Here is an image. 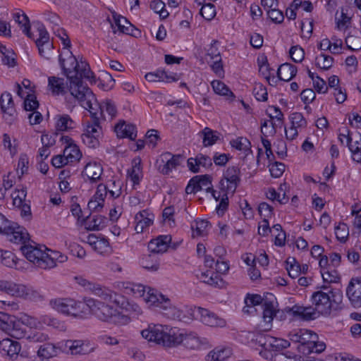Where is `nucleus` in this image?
<instances>
[{"mask_svg": "<svg viewBox=\"0 0 361 361\" xmlns=\"http://www.w3.org/2000/svg\"><path fill=\"white\" fill-rule=\"evenodd\" d=\"M59 63L69 82L71 94L81 102L85 106L90 107L94 94L87 85L78 77L80 63L70 50H65L59 56Z\"/></svg>", "mask_w": 361, "mask_h": 361, "instance_id": "obj_1", "label": "nucleus"}, {"mask_svg": "<svg viewBox=\"0 0 361 361\" xmlns=\"http://www.w3.org/2000/svg\"><path fill=\"white\" fill-rule=\"evenodd\" d=\"M93 102H96V97L91 102L88 106H85L81 102H78L83 108L88 110L91 116V121H87L85 124V130L82 134L81 137L84 144L89 147L94 148L99 145V137L102 133V128L100 126V117L98 116V112L94 111L93 107Z\"/></svg>", "mask_w": 361, "mask_h": 361, "instance_id": "obj_2", "label": "nucleus"}, {"mask_svg": "<svg viewBox=\"0 0 361 361\" xmlns=\"http://www.w3.org/2000/svg\"><path fill=\"white\" fill-rule=\"evenodd\" d=\"M343 293L341 290H322L314 292L312 295V302L320 314H329L331 310V303H340L342 301Z\"/></svg>", "mask_w": 361, "mask_h": 361, "instance_id": "obj_3", "label": "nucleus"}, {"mask_svg": "<svg viewBox=\"0 0 361 361\" xmlns=\"http://www.w3.org/2000/svg\"><path fill=\"white\" fill-rule=\"evenodd\" d=\"M49 305L61 314L78 317L82 316L84 304L71 298H55L49 301Z\"/></svg>", "mask_w": 361, "mask_h": 361, "instance_id": "obj_4", "label": "nucleus"}, {"mask_svg": "<svg viewBox=\"0 0 361 361\" xmlns=\"http://www.w3.org/2000/svg\"><path fill=\"white\" fill-rule=\"evenodd\" d=\"M85 305L90 311L102 321H111L118 314L117 308L102 300L88 298L86 300Z\"/></svg>", "mask_w": 361, "mask_h": 361, "instance_id": "obj_5", "label": "nucleus"}, {"mask_svg": "<svg viewBox=\"0 0 361 361\" xmlns=\"http://www.w3.org/2000/svg\"><path fill=\"white\" fill-rule=\"evenodd\" d=\"M159 326V344L166 349L175 348L181 345L183 331L169 325Z\"/></svg>", "mask_w": 361, "mask_h": 361, "instance_id": "obj_6", "label": "nucleus"}, {"mask_svg": "<svg viewBox=\"0 0 361 361\" xmlns=\"http://www.w3.org/2000/svg\"><path fill=\"white\" fill-rule=\"evenodd\" d=\"M182 321V311L168 295L159 293V320Z\"/></svg>", "mask_w": 361, "mask_h": 361, "instance_id": "obj_7", "label": "nucleus"}, {"mask_svg": "<svg viewBox=\"0 0 361 361\" xmlns=\"http://www.w3.org/2000/svg\"><path fill=\"white\" fill-rule=\"evenodd\" d=\"M240 173L238 166L228 167L219 183L220 189L224 192L233 194L240 181Z\"/></svg>", "mask_w": 361, "mask_h": 361, "instance_id": "obj_8", "label": "nucleus"}, {"mask_svg": "<svg viewBox=\"0 0 361 361\" xmlns=\"http://www.w3.org/2000/svg\"><path fill=\"white\" fill-rule=\"evenodd\" d=\"M48 87L54 96L63 95L65 99L71 104L78 102V99L71 94L69 85L65 82L64 79L62 78L56 76L49 77Z\"/></svg>", "mask_w": 361, "mask_h": 361, "instance_id": "obj_9", "label": "nucleus"}, {"mask_svg": "<svg viewBox=\"0 0 361 361\" xmlns=\"http://www.w3.org/2000/svg\"><path fill=\"white\" fill-rule=\"evenodd\" d=\"M288 338L295 343H298L297 347L299 352L302 353V348L306 349L313 339H318V336L314 332L305 329H298L291 331L288 334Z\"/></svg>", "mask_w": 361, "mask_h": 361, "instance_id": "obj_10", "label": "nucleus"}, {"mask_svg": "<svg viewBox=\"0 0 361 361\" xmlns=\"http://www.w3.org/2000/svg\"><path fill=\"white\" fill-rule=\"evenodd\" d=\"M20 250L27 260L32 262L37 267L44 269L45 250L41 247L32 245H24L21 246Z\"/></svg>", "mask_w": 361, "mask_h": 361, "instance_id": "obj_11", "label": "nucleus"}, {"mask_svg": "<svg viewBox=\"0 0 361 361\" xmlns=\"http://www.w3.org/2000/svg\"><path fill=\"white\" fill-rule=\"evenodd\" d=\"M39 37L35 41L41 56L49 60L54 54L53 44L49 41V35L44 28L39 29Z\"/></svg>", "mask_w": 361, "mask_h": 361, "instance_id": "obj_12", "label": "nucleus"}, {"mask_svg": "<svg viewBox=\"0 0 361 361\" xmlns=\"http://www.w3.org/2000/svg\"><path fill=\"white\" fill-rule=\"evenodd\" d=\"M346 296L353 307H361V278L350 279L346 288Z\"/></svg>", "mask_w": 361, "mask_h": 361, "instance_id": "obj_13", "label": "nucleus"}, {"mask_svg": "<svg viewBox=\"0 0 361 361\" xmlns=\"http://www.w3.org/2000/svg\"><path fill=\"white\" fill-rule=\"evenodd\" d=\"M195 311L200 316V321L207 326L222 327L226 325L224 319L219 317L216 314L207 309L197 307L195 308Z\"/></svg>", "mask_w": 361, "mask_h": 361, "instance_id": "obj_14", "label": "nucleus"}, {"mask_svg": "<svg viewBox=\"0 0 361 361\" xmlns=\"http://www.w3.org/2000/svg\"><path fill=\"white\" fill-rule=\"evenodd\" d=\"M131 291L136 297L143 298L149 305L155 304L158 300L157 290L149 287L146 288L142 284H133Z\"/></svg>", "mask_w": 361, "mask_h": 361, "instance_id": "obj_15", "label": "nucleus"}, {"mask_svg": "<svg viewBox=\"0 0 361 361\" xmlns=\"http://www.w3.org/2000/svg\"><path fill=\"white\" fill-rule=\"evenodd\" d=\"M102 173L103 167L102 164L95 161L86 164L82 172L83 177H87V180L92 183L102 180Z\"/></svg>", "mask_w": 361, "mask_h": 361, "instance_id": "obj_16", "label": "nucleus"}, {"mask_svg": "<svg viewBox=\"0 0 361 361\" xmlns=\"http://www.w3.org/2000/svg\"><path fill=\"white\" fill-rule=\"evenodd\" d=\"M1 233L7 235L9 240L14 243H25L27 239V233L25 228L20 226H14L11 223L6 226V228Z\"/></svg>", "mask_w": 361, "mask_h": 361, "instance_id": "obj_17", "label": "nucleus"}, {"mask_svg": "<svg viewBox=\"0 0 361 361\" xmlns=\"http://www.w3.org/2000/svg\"><path fill=\"white\" fill-rule=\"evenodd\" d=\"M21 350L20 343L10 338H4L0 341V350L3 355H6L11 360L18 357Z\"/></svg>", "mask_w": 361, "mask_h": 361, "instance_id": "obj_18", "label": "nucleus"}, {"mask_svg": "<svg viewBox=\"0 0 361 361\" xmlns=\"http://www.w3.org/2000/svg\"><path fill=\"white\" fill-rule=\"evenodd\" d=\"M87 243L100 255L108 254L111 252V247L107 238L99 237L94 234L87 236Z\"/></svg>", "mask_w": 361, "mask_h": 361, "instance_id": "obj_19", "label": "nucleus"}, {"mask_svg": "<svg viewBox=\"0 0 361 361\" xmlns=\"http://www.w3.org/2000/svg\"><path fill=\"white\" fill-rule=\"evenodd\" d=\"M154 221V215L143 210L138 212L135 216V230L137 233H142L144 230L151 226Z\"/></svg>", "mask_w": 361, "mask_h": 361, "instance_id": "obj_20", "label": "nucleus"}, {"mask_svg": "<svg viewBox=\"0 0 361 361\" xmlns=\"http://www.w3.org/2000/svg\"><path fill=\"white\" fill-rule=\"evenodd\" d=\"M23 284L17 283L11 280H0V291L8 295L19 298L20 294H23Z\"/></svg>", "mask_w": 361, "mask_h": 361, "instance_id": "obj_21", "label": "nucleus"}, {"mask_svg": "<svg viewBox=\"0 0 361 361\" xmlns=\"http://www.w3.org/2000/svg\"><path fill=\"white\" fill-rule=\"evenodd\" d=\"M161 161L164 163L161 169V173L164 175L169 174L173 169H176L180 164L182 157L180 154L171 155L170 153L166 152L161 155Z\"/></svg>", "mask_w": 361, "mask_h": 361, "instance_id": "obj_22", "label": "nucleus"}, {"mask_svg": "<svg viewBox=\"0 0 361 361\" xmlns=\"http://www.w3.org/2000/svg\"><path fill=\"white\" fill-rule=\"evenodd\" d=\"M93 107H94V111L98 112V116L100 118L105 119L104 116V111H105L110 116V118H114L117 114V110L115 104L111 100H106L99 104L97 101L93 102Z\"/></svg>", "mask_w": 361, "mask_h": 361, "instance_id": "obj_23", "label": "nucleus"}, {"mask_svg": "<svg viewBox=\"0 0 361 361\" xmlns=\"http://www.w3.org/2000/svg\"><path fill=\"white\" fill-rule=\"evenodd\" d=\"M202 342L200 338L195 332L183 333L181 345L186 349L196 350L200 348Z\"/></svg>", "mask_w": 361, "mask_h": 361, "instance_id": "obj_24", "label": "nucleus"}, {"mask_svg": "<svg viewBox=\"0 0 361 361\" xmlns=\"http://www.w3.org/2000/svg\"><path fill=\"white\" fill-rule=\"evenodd\" d=\"M115 132L118 137H128L134 140L137 137L136 127L133 124H126L125 121H120L115 126Z\"/></svg>", "mask_w": 361, "mask_h": 361, "instance_id": "obj_25", "label": "nucleus"}, {"mask_svg": "<svg viewBox=\"0 0 361 361\" xmlns=\"http://www.w3.org/2000/svg\"><path fill=\"white\" fill-rule=\"evenodd\" d=\"M65 346L71 355H85L91 351L88 345L81 340H68Z\"/></svg>", "mask_w": 361, "mask_h": 361, "instance_id": "obj_26", "label": "nucleus"}, {"mask_svg": "<svg viewBox=\"0 0 361 361\" xmlns=\"http://www.w3.org/2000/svg\"><path fill=\"white\" fill-rule=\"evenodd\" d=\"M294 315L300 316L305 320H312L317 318L320 313L317 312L315 307L298 306L295 305L292 308Z\"/></svg>", "mask_w": 361, "mask_h": 361, "instance_id": "obj_27", "label": "nucleus"}, {"mask_svg": "<svg viewBox=\"0 0 361 361\" xmlns=\"http://www.w3.org/2000/svg\"><path fill=\"white\" fill-rule=\"evenodd\" d=\"M121 187L120 185H118L115 190H110L108 185L101 183L97 186V191L93 198L104 203L108 192L113 198H117L121 194Z\"/></svg>", "mask_w": 361, "mask_h": 361, "instance_id": "obj_28", "label": "nucleus"}, {"mask_svg": "<svg viewBox=\"0 0 361 361\" xmlns=\"http://www.w3.org/2000/svg\"><path fill=\"white\" fill-rule=\"evenodd\" d=\"M107 219L101 215H94L92 217H87L85 220V226L87 230L99 231L106 226Z\"/></svg>", "mask_w": 361, "mask_h": 361, "instance_id": "obj_29", "label": "nucleus"}, {"mask_svg": "<svg viewBox=\"0 0 361 361\" xmlns=\"http://www.w3.org/2000/svg\"><path fill=\"white\" fill-rule=\"evenodd\" d=\"M297 68L290 63H283L281 65L277 71V76L279 79L283 81H289L295 76Z\"/></svg>", "mask_w": 361, "mask_h": 361, "instance_id": "obj_30", "label": "nucleus"}, {"mask_svg": "<svg viewBox=\"0 0 361 361\" xmlns=\"http://www.w3.org/2000/svg\"><path fill=\"white\" fill-rule=\"evenodd\" d=\"M180 243L172 242L171 235H159V254L166 253L170 250H176Z\"/></svg>", "mask_w": 361, "mask_h": 361, "instance_id": "obj_31", "label": "nucleus"}, {"mask_svg": "<svg viewBox=\"0 0 361 361\" xmlns=\"http://www.w3.org/2000/svg\"><path fill=\"white\" fill-rule=\"evenodd\" d=\"M118 30L124 34L133 37H137L140 35V31L135 28L126 18L122 17L116 20Z\"/></svg>", "mask_w": 361, "mask_h": 361, "instance_id": "obj_32", "label": "nucleus"}, {"mask_svg": "<svg viewBox=\"0 0 361 361\" xmlns=\"http://www.w3.org/2000/svg\"><path fill=\"white\" fill-rule=\"evenodd\" d=\"M118 30L124 34L133 37H137L140 35V31L135 28L126 18L122 17L116 20Z\"/></svg>", "mask_w": 361, "mask_h": 361, "instance_id": "obj_33", "label": "nucleus"}, {"mask_svg": "<svg viewBox=\"0 0 361 361\" xmlns=\"http://www.w3.org/2000/svg\"><path fill=\"white\" fill-rule=\"evenodd\" d=\"M118 30L124 34L133 37H137L140 35V31L135 28L126 18L122 17L116 20Z\"/></svg>", "mask_w": 361, "mask_h": 361, "instance_id": "obj_34", "label": "nucleus"}, {"mask_svg": "<svg viewBox=\"0 0 361 361\" xmlns=\"http://www.w3.org/2000/svg\"><path fill=\"white\" fill-rule=\"evenodd\" d=\"M118 30L124 34L133 37H137L140 35V31L135 28L126 18L122 17L116 20Z\"/></svg>", "mask_w": 361, "mask_h": 361, "instance_id": "obj_35", "label": "nucleus"}, {"mask_svg": "<svg viewBox=\"0 0 361 361\" xmlns=\"http://www.w3.org/2000/svg\"><path fill=\"white\" fill-rule=\"evenodd\" d=\"M1 109L2 112L9 117L13 116L15 109L11 94L9 92H4L1 96Z\"/></svg>", "mask_w": 361, "mask_h": 361, "instance_id": "obj_36", "label": "nucleus"}, {"mask_svg": "<svg viewBox=\"0 0 361 361\" xmlns=\"http://www.w3.org/2000/svg\"><path fill=\"white\" fill-rule=\"evenodd\" d=\"M92 292L100 298L99 300L105 302L106 303L116 301V293L109 289L102 288L99 284L95 286Z\"/></svg>", "mask_w": 361, "mask_h": 361, "instance_id": "obj_37", "label": "nucleus"}, {"mask_svg": "<svg viewBox=\"0 0 361 361\" xmlns=\"http://www.w3.org/2000/svg\"><path fill=\"white\" fill-rule=\"evenodd\" d=\"M202 137V143L204 147H209L214 145L220 137V133L216 130H213L209 128H204L200 132Z\"/></svg>", "mask_w": 361, "mask_h": 361, "instance_id": "obj_38", "label": "nucleus"}, {"mask_svg": "<svg viewBox=\"0 0 361 361\" xmlns=\"http://www.w3.org/2000/svg\"><path fill=\"white\" fill-rule=\"evenodd\" d=\"M200 279L202 282L215 287L220 286L222 283V279L219 274L212 271L201 273Z\"/></svg>", "mask_w": 361, "mask_h": 361, "instance_id": "obj_39", "label": "nucleus"}, {"mask_svg": "<svg viewBox=\"0 0 361 361\" xmlns=\"http://www.w3.org/2000/svg\"><path fill=\"white\" fill-rule=\"evenodd\" d=\"M74 121L68 114L59 115L56 116V128L57 130L66 131L73 128Z\"/></svg>", "mask_w": 361, "mask_h": 361, "instance_id": "obj_40", "label": "nucleus"}, {"mask_svg": "<svg viewBox=\"0 0 361 361\" xmlns=\"http://www.w3.org/2000/svg\"><path fill=\"white\" fill-rule=\"evenodd\" d=\"M63 154L68 159L69 162L79 161L82 157V154L78 147L74 143L65 147Z\"/></svg>", "mask_w": 361, "mask_h": 361, "instance_id": "obj_41", "label": "nucleus"}, {"mask_svg": "<svg viewBox=\"0 0 361 361\" xmlns=\"http://www.w3.org/2000/svg\"><path fill=\"white\" fill-rule=\"evenodd\" d=\"M141 335L143 338L149 343H158V329L154 324H150L147 329L141 331Z\"/></svg>", "mask_w": 361, "mask_h": 361, "instance_id": "obj_42", "label": "nucleus"}, {"mask_svg": "<svg viewBox=\"0 0 361 361\" xmlns=\"http://www.w3.org/2000/svg\"><path fill=\"white\" fill-rule=\"evenodd\" d=\"M58 351V348L54 344L47 343L39 347L37 351V355L40 357L48 359L56 356Z\"/></svg>", "mask_w": 361, "mask_h": 361, "instance_id": "obj_43", "label": "nucleus"}, {"mask_svg": "<svg viewBox=\"0 0 361 361\" xmlns=\"http://www.w3.org/2000/svg\"><path fill=\"white\" fill-rule=\"evenodd\" d=\"M175 209L173 206L166 207L162 212V225L167 226L170 228L176 226V221L174 219Z\"/></svg>", "mask_w": 361, "mask_h": 361, "instance_id": "obj_44", "label": "nucleus"}, {"mask_svg": "<svg viewBox=\"0 0 361 361\" xmlns=\"http://www.w3.org/2000/svg\"><path fill=\"white\" fill-rule=\"evenodd\" d=\"M8 335L17 339H20L25 337L26 331L22 322L20 320H18L16 318V321H13L11 325V331H9Z\"/></svg>", "mask_w": 361, "mask_h": 361, "instance_id": "obj_45", "label": "nucleus"}, {"mask_svg": "<svg viewBox=\"0 0 361 361\" xmlns=\"http://www.w3.org/2000/svg\"><path fill=\"white\" fill-rule=\"evenodd\" d=\"M13 18L15 21L21 27H23V32L27 35L30 38H32V33L30 32V20L25 13L20 14L16 13L14 14Z\"/></svg>", "mask_w": 361, "mask_h": 361, "instance_id": "obj_46", "label": "nucleus"}, {"mask_svg": "<svg viewBox=\"0 0 361 361\" xmlns=\"http://www.w3.org/2000/svg\"><path fill=\"white\" fill-rule=\"evenodd\" d=\"M0 53L2 54V62L10 67L16 65L15 53L12 49H7L4 45H0Z\"/></svg>", "mask_w": 361, "mask_h": 361, "instance_id": "obj_47", "label": "nucleus"}, {"mask_svg": "<svg viewBox=\"0 0 361 361\" xmlns=\"http://www.w3.org/2000/svg\"><path fill=\"white\" fill-rule=\"evenodd\" d=\"M38 322L43 324H46L49 326H51L60 331H64L66 329L63 322L48 315L41 316L39 317Z\"/></svg>", "mask_w": 361, "mask_h": 361, "instance_id": "obj_48", "label": "nucleus"}, {"mask_svg": "<svg viewBox=\"0 0 361 361\" xmlns=\"http://www.w3.org/2000/svg\"><path fill=\"white\" fill-rule=\"evenodd\" d=\"M334 62V59L332 56L321 54L317 56L315 59V64L317 67L322 70H329Z\"/></svg>", "mask_w": 361, "mask_h": 361, "instance_id": "obj_49", "label": "nucleus"}, {"mask_svg": "<svg viewBox=\"0 0 361 361\" xmlns=\"http://www.w3.org/2000/svg\"><path fill=\"white\" fill-rule=\"evenodd\" d=\"M345 44L348 48L353 51L361 49V31L355 35H350L345 38Z\"/></svg>", "mask_w": 361, "mask_h": 361, "instance_id": "obj_50", "label": "nucleus"}, {"mask_svg": "<svg viewBox=\"0 0 361 361\" xmlns=\"http://www.w3.org/2000/svg\"><path fill=\"white\" fill-rule=\"evenodd\" d=\"M157 261L158 256L154 257V255L149 253L143 255L140 259V264L145 269L156 271L157 269L156 264Z\"/></svg>", "mask_w": 361, "mask_h": 361, "instance_id": "obj_51", "label": "nucleus"}, {"mask_svg": "<svg viewBox=\"0 0 361 361\" xmlns=\"http://www.w3.org/2000/svg\"><path fill=\"white\" fill-rule=\"evenodd\" d=\"M212 86L216 94L234 97L233 92L223 82L220 80H214L212 82Z\"/></svg>", "mask_w": 361, "mask_h": 361, "instance_id": "obj_52", "label": "nucleus"}, {"mask_svg": "<svg viewBox=\"0 0 361 361\" xmlns=\"http://www.w3.org/2000/svg\"><path fill=\"white\" fill-rule=\"evenodd\" d=\"M318 339H313L311 344L307 346V348H302V354L307 355L312 353H321L326 348V345L324 342L318 341Z\"/></svg>", "mask_w": 361, "mask_h": 361, "instance_id": "obj_53", "label": "nucleus"}, {"mask_svg": "<svg viewBox=\"0 0 361 361\" xmlns=\"http://www.w3.org/2000/svg\"><path fill=\"white\" fill-rule=\"evenodd\" d=\"M19 298H23L32 301H41L44 299L43 296L36 290L24 285L23 294H20Z\"/></svg>", "mask_w": 361, "mask_h": 361, "instance_id": "obj_54", "label": "nucleus"}, {"mask_svg": "<svg viewBox=\"0 0 361 361\" xmlns=\"http://www.w3.org/2000/svg\"><path fill=\"white\" fill-rule=\"evenodd\" d=\"M231 354V351L228 348H216L213 351L210 352L208 357L212 360H221L225 361Z\"/></svg>", "mask_w": 361, "mask_h": 361, "instance_id": "obj_55", "label": "nucleus"}, {"mask_svg": "<svg viewBox=\"0 0 361 361\" xmlns=\"http://www.w3.org/2000/svg\"><path fill=\"white\" fill-rule=\"evenodd\" d=\"M13 321H16V317L1 313L0 314V329L8 334Z\"/></svg>", "mask_w": 361, "mask_h": 361, "instance_id": "obj_56", "label": "nucleus"}, {"mask_svg": "<svg viewBox=\"0 0 361 361\" xmlns=\"http://www.w3.org/2000/svg\"><path fill=\"white\" fill-rule=\"evenodd\" d=\"M286 269L290 277L293 279L298 277L301 273V267L298 263L295 262L294 258L288 259Z\"/></svg>", "mask_w": 361, "mask_h": 361, "instance_id": "obj_57", "label": "nucleus"}, {"mask_svg": "<svg viewBox=\"0 0 361 361\" xmlns=\"http://www.w3.org/2000/svg\"><path fill=\"white\" fill-rule=\"evenodd\" d=\"M348 133L345 136V142L351 152H354L357 150H361V134L358 133L355 137V140L353 141V138L349 134V130H347Z\"/></svg>", "mask_w": 361, "mask_h": 361, "instance_id": "obj_58", "label": "nucleus"}, {"mask_svg": "<svg viewBox=\"0 0 361 361\" xmlns=\"http://www.w3.org/2000/svg\"><path fill=\"white\" fill-rule=\"evenodd\" d=\"M201 16L207 20H211L216 16V8L211 3L204 4L200 11Z\"/></svg>", "mask_w": 361, "mask_h": 361, "instance_id": "obj_59", "label": "nucleus"}, {"mask_svg": "<svg viewBox=\"0 0 361 361\" xmlns=\"http://www.w3.org/2000/svg\"><path fill=\"white\" fill-rule=\"evenodd\" d=\"M48 252H50V253L47 252L45 251L44 264L46 266L44 267V269H51L55 267L56 266V259L59 255V252H58L49 250H48Z\"/></svg>", "mask_w": 361, "mask_h": 361, "instance_id": "obj_60", "label": "nucleus"}, {"mask_svg": "<svg viewBox=\"0 0 361 361\" xmlns=\"http://www.w3.org/2000/svg\"><path fill=\"white\" fill-rule=\"evenodd\" d=\"M322 279L324 282L327 283H338L340 281V276L336 269H326L321 271Z\"/></svg>", "mask_w": 361, "mask_h": 361, "instance_id": "obj_61", "label": "nucleus"}, {"mask_svg": "<svg viewBox=\"0 0 361 361\" xmlns=\"http://www.w3.org/2000/svg\"><path fill=\"white\" fill-rule=\"evenodd\" d=\"M233 147L238 150L247 151L250 147V142L246 137H240L231 141Z\"/></svg>", "mask_w": 361, "mask_h": 361, "instance_id": "obj_62", "label": "nucleus"}, {"mask_svg": "<svg viewBox=\"0 0 361 361\" xmlns=\"http://www.w3.org/2000/svg\"><path fill=\"white\" fill-rule=\"evenodd\" d=\"M39 106L36 97L32 94H27L24 100V109L26 111H34Z\"/></svg>", "mask_w": 361, "mask_h": 361, "instance_id": "obj_63", "label": "nucleus"}, {"mask_svg": "<svg viewBox=\"0 0 361 361\" xmlns=\"http://www.w3.org/2000/svg\"><path fill=\"white\" fill-rule=\"evenodd\" d=\"M290 56L295 63L301 62L305 57V51L300 46H293L289 51Z\"/></svg>", "mask_w": 361, "mask_h": 361, "instance_id": "obj_64", "label": "nucleus"}]
</instances>
